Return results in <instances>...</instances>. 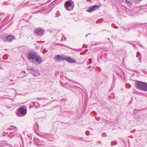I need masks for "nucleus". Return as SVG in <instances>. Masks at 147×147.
Masks as SVG:
<instances>
[{
  "label": "nucleus",
  "mask_w": 147,
  "mask_h": 147,
  "mask_svg": "<svg viewBox=\"0 0 147 147\" xmlns=\"http://www.w3.org/2000/svg\"><path fill=\"white\" fill-rule=\"evenodd\" d=\"M138 54L136 56L137 57H138L140 56V54L138 52Z\"/></svg>",
  "instance_id": "6ab92c4d"
},
{
  "label": "nucleus",
  "mask_w": 147,
  "mask_h": 147,
  "mask_svg": "<svg viewBox=\"0 0 147 147\" xmlns=\"http://www.w3.org/2000/svg\"><path fill=\"white\" fill-rule=\"evenodd\" d=\"M126 2L128 4V5H131V3L129 1H128L127 0L126 1Z\"/></svg>",
  "instance_id": "dca6fc26"
},
{
  "label": "nucleus",
  "mask_w": 147,
  "mask_h": 147,
  "mask_svg": "<svg viewBox=\"0 0 147 147\" xmlns=\"http://www.w3.org/2000/svg\"><path fill=\"white\" fill-rule=\"evenodd\" d=\"M144 82L137 81L136 82V87L138 89L142 90Z\"/></svg>",
  "instance_id": "20e7f679"
},
{
  "label": "nucleus",
  "mask_w": 147,
  "mask_h": 147,
  "mask_svg": "<svg viewBox=\"0 0 147 147\" xmlns=\"http://www.w3.org/2000/svg\"><path fill=\"white\" fill-rule=\"evenodd\" d=\"M89 61V64L91 63L92 62V59H88Z\"/></svg>",
  "instance_id": "2eb2a0df"
},
{
  "label": "nucleus",
  "mask_w": 147,
  "mask_h": 147,
  "mask_svg": "<svg viewBox=\"0 0 147 147\" xmlns=\"http://www.w3.org/2000/svg\"><path fill=\"white\" fill-rule=\"evenodd\" d=\"M100 6L98 5H95L90 7L89 9H99Z\"/></svg>",
  "instance_id": "9d476101"
},
{
  "label": "nucleus",
  "mask_w": 147,
  "mask_h": 147,
  "mask_svg": "<svg viewBox=\"0 0 147 147\" xmlns=\"http://www.w3.org/2000/svg\"><path fill=\"white\" fill-rule=\"evenodd\" d=\"M86 134L87 135H89L90 134L89 132L88 131H87L86 132Z\"/></svg>",
  "instance_id": "a211bd4d"
},
{
  "label": "nucleus",
  "mask_w": 147,
  "mask_h": 147,
  "mask_svg": "<svg viewBox=\"0 0 147 147\" xmlns=\"http://www.w3.org/2000/svg\"><path fill=\"white\" fill-rule=\"evenodd\" d=\"M30 70H31L33 71H35L34 69V68L32 67H30Z\"/></svg>",
  "instance_id": "f3484780"
},
{
  "label": "nucleus",
  "mask_w": 147,
  "mask_h": 147,
  "mask_svg": "<svg viewBox=\"0 0 147 147\" xmlns=\"http://www.w3.org/2000/svg\"><path fill=\"white\" fill-rule=\"evenodd\" d=\"M142 90L147 91V83L144 82Z\"/></svg>",
  "instance_id": "f8f14e48"
},
{
  "label": "nucleus",
  "mask_w": 147,
  "mask_h": 147,
  "mask_svg": "<svg viewBox=\"0 0 147 147\" xmlns=\"http://www.w3.org/2000/svg\"><path fill=\"white\" fill-rule=\"evenodd\" d=\"M6 146V144H3V145H0V146Z\"/></svg>",
  "instance_id": "aec40b11"
},
{
  "label": "nucleus",
  "mask_w": 147,
  "mask_h": 147,
  "mask_svg": "<svg viewBox=\"0 0 147 147\" xmlns=\"http://www.w3.org/2000/svg\"><path fill=\"white\" fill-rule=\"evenodd\" d=\"M28 59L30 62L37 65L40 63L42 61L41 57L34 52H31L28 53Z\"/></svg>",
  "instance_id": "f257e3e1"
},
{
  "label": "nucleus",
  "mask_w": 147,
  "mask_h": 147,
  "mask_svg": "<svg viewBox=\"0 0 147 147\" xmlns=\"http://www.w3.org/2000/svg\"><path fill=\"white\" fill-rule=\"evenodd\" d=\"M36 34L38 36H41L43 34L44 31L40 28H37L34 31Z\"/></svg>",
  "instance_id": "423d86ee"
},
{
  "label": "nucleus",
  "mask_w": 147,
  "mask_h": 147,
  "mask_svg": "<svg viewBox=\"0 0 147 147\" xmlns=\"http://www.w3.org/2000/svg\"><path fill=\"white\" fill-rule=\"evenodd\" d=\"M88 1L90 2L91 1V0H87Z\"/></svg>",
  "instance_id": "b1692460"
},
{
  "label": "nucleus",
  "mask_w": 147,
  "mask_h": 147,
  "mask_svg": "<svg viewBox=\"0 0 147 147\" xmlns=\"http://www.w3.org/2000/svg\"><path fill=\"white\" fill-rule=\"evenodd\" d=\"M46 10H42V11H43L42 13H45L46 12Z\"/></svg>",
  "instance_id": "4be33fe9"
},
{
  "label": "nucleus",
  "mask_w": 147,
  "mask_h": 147,
  "mask_svg": "<svg viewBox=\"0 0 147 147\" xmlns=\"http://www.w3.org/2000/svg\"><path fill=\"white\" fill-rule=\"evenodd\" d=\"M66 61H68L69 62L71 63H74L76 62V60L71 58L70 57H67L66 58H65V59Z\"/></svg>",
  "instance_id": "1a4fd4ad"
},
{
  "label": "nucleus",
  "mask_w": 147,
  "mask_h": 147,
  "mask_svg": "<svg viewBox=\"0 0 147 147\" xmlns=\"http://www.w3.org/2000/svg\"><path fill=\"white\" fill-rule=\"evenodd\" d=\"M55 15H56V16L57 17L60 16V13H59V11H57L55 13Z\"/></svg>",
  "instance_id": "ddd939ff"
},
{
  "label": "nucleus",
  "mask_w": 147,
  "mask_h": 147,
  "mask_svg": "<svg viewBox=\"0 0 147 147\" xmlns=\"http://www.w3.org/2000/svg\"><path fill=\"white\" fill-rule=\"evenodd\" d=\"M7 130L9 131H11L9 132V133L8 132H3V136H4L5 135H7V136L11 138L12 137L13 135L16 134V132L17 130V129L16 127L11 125L7 129Z\"/></svg>",
  "instance_id": "f03ea898"
},
{
  "label": "nucleus",
  "mask_w": 147,
  "mask_h": 147,
  "mask_svg": "<svg viewBox=\"0 0 147 147\" xmlns=\"http://www.w3.org/2000/svg\"><path fill=\"white\" fill-rule=\"evenodd\" d=\"M94 10H87L86 11L89 13H91Z\"/></svg>",
  "instance_id": "4468645a"
},
{
  "label": "nucleus",
  "mask_w": 147,
  "mask_h": 147,
  "mask_svg": "<svg viewBox=\"0 0 147 147\" xmlns=\"http://www.w3.org/2000/svg\"><path fill=\"white\" fill-rule=\"evenodd\" d=\"M128 11H126L127 14L130 16L134 15L137 16L138 15V13H136V10H127Z\"/></svg>",
  "instance_id": "39448f33"
},
{
  "label": "nucleus",
  "mask_w": 147,
  "mask_h": 147,
  "mask_svg": "<svg viewBox=\"0 0 147 147\" xmlns=\"http://www.w3.org/2000/svg\"><path fill=\"white\" fill-rule=\"evenodd\" d=\"M55 59L56 61H60V60H63L65 59V58L63 56L58 55L55 56Z\"/></svg>",
  "instance_id": "6e6552de"
},
{
  "label": "nucleus",
  "mask_w": 147,
  "mask_h": 147,
  "mask_svg": "<svg viewBox=\"0 0 147 147\" xmlns=\"http://www.w3.org/2000/svg\"><path fill=\"white\" fill-rule=\"evenodd\" d=\"M15 39L14 37L12 35H9L7 36L6 38L7 41L8 42H11Z\"/></svg>",
  "instance_id": "0eeeda50"
},
{
  "label": "nucleus",
  "mask_w": 147,
  "mask_h": 147,
  "mask_svg": "<svg viewBox=\"0 0 147 147\" xmlns=\"http://www.w3.org/2000/svg\"><path fill=\"white\" fill-rule=\"evenodd\" d=\"M44 51H45V49H44V50L43 51V53H45V52H44Z\"/></svg>",
  "instance_id": "5701e85b"
},
{
  "label": "nucleus",
  "mask_w": 147,
  "mask_h": 147,
  "mask_svg": "<svg viewBox=\"0 0 147 147\" xmlns=\"http://www.w3.org/2000/svg\"><path fill=\"white\" fill-rule=\"evenodd\" d=\"M72 5L71 2L70 1H67L65 3V5L67 7H70Z\"/></svg>",
  "instance_id": "9b49d317"
},
{
  "label": "nucleus",
  "mask_w": 147,
  "mask_h": 147,
  "mask_svg": "<svg viewBox=\"0 0 147 147\" xmlns=\"http://www.w3.org/2000/svg\"><path fill=\"white\" fill-rule=\"evenodd\" d=\"M26 110L24 108L21 107L19 109V111L17 112V115L18 117H22L26 115Z\"/></svg>",
  "instance_id": "7ed1b4c3"
},
{
  "label": "nucleus",
  "mask_w": 147,
  "mask_h": 147,
  "mask_svg": "<svg viewBox=\"0 0 147 147\" xmlns=\"http://www.w3.org/2000/svg\"><path fill=\"white\" fill-rule=\"evenodd\" d=\"M102 136H104L105 137L106 136V134L105 133H103L102 134Z\"/></svg>",
  "instance_id": "412c9836"
}]
</instances>
